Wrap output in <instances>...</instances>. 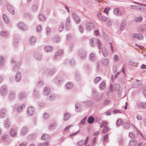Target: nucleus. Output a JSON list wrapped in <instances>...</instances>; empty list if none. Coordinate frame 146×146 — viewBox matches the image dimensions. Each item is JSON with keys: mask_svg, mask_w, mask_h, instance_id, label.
Returning <instances> with one entry per match:
<instances>
[{"mask_svg": "<svg viewBox=\"0 0 146 146\" xmlns=\"http://www.w3.org/2000/svg\"><path fill=\"white\" fill-rule=\"evenodd\" d=\"M130 8L132 9H134L135 10H138L139 9H141V8H139L137 6H131L130 7Z\"/></svg>", "mask_w": 146, "mask_h": 146, "instance_id": "42", "label": "nucleus"}, {"mask_svg": "<svg viewBox=\"0 0 146 146\" xmlns=\"http://www.w3.org/2000/svg\"><path fill=\"white\" fill-rule=\"evenodd\" d=\"M100 20L104 21H106L108 19L106 17L104 16H102L101 17V18H100Z\"/></svg>", "mask_w": 146, "mask_h": 146, "instance_id": "60", "label": "nucleus"}, {"mask_svg": "<svg viewBox=\"0 0 146 146\" xmlns=\"http://www.w3.org/2000/svg\"><path fill=\"white\" fill-rule=\"evenodd\" d=\"M17 26L19 29L23 31L27 30L28 28L27 25L22 22L18 23Z\"/></svg>", "mask_w": 146, "mask_h": 146, "instance_id": "2", "label": "nucleus"}, {"mask_svg": "<svg viewBox=\"0 0 146 146\" xmlns=\"http://www.w3.org/2000/svg\"><path fill=\"white\" fill-rule=\"evenodd\" d=\"M15 66L13 67V69L15 71H17L18 70L19 67V66L20 65V62H16L15 63Z\"/></svg>", "mask_w": 146, "mask_h": 146, "instance_id": "22", "label": "nucleus"}, {"mask_svg": "<svg viewBox=\"0 0 146 146\" xmlns=\"http://www.w3.org/2000/svg\"><path fill=\"white\" fill-rule=\"evenodd\" d=\"M3 18L4 21L6 23H8L9 22V18L7 16V15L5 14H3Z\"/></svg>", "mask_w": 146, "mask_h": 146, "instance_id": "27", "label": "nucleus"}, {"mask_svg": "<svg viewBox=\"0 0 146 146\" xmlns=\"http://www.w3.org/2000/svg\"><path fill=\"white\" fill-rule=\"evenodd\" d=\"M70 117V114L68 113H65L64 115L63 119L64 121L67 120Z\"/></svg>", "mask_w": 146, "mask_h": 146, "instance_id": "26", "label": "nucleus"}, {"mask_svg": "<svg viewBox=\"0 0 146 146\" xmlns=\"http://www.w3.org/2000/svg\"><path fill=\"white\" fill-rule=\"evenodd\" d=\"M36 29L37 32H40L42 30V26L41 25H39L36 27Z\"/></svg>", "mask_w": 146, "mask_h": 146, "instance_id": "41", "label": "nucleus"}, {"mask_svg": "<svg viewBox=\"0 0 146 146\" xmlns=\"http://www.w3.org/2000/svg\"><path fill=\"white\" fill-rule=\"evenodd\" d=\"M27 132V130L26 127H23L21 131V134L22 135L25 134Z\"/></svg>", "mask_w": 146, "mask_h": 146, "instance_id": "29", "label": "nucleus"}, {"mask_svg": "<svg viewBox=\"0 0 146 146\" xmlns=\"http://www.w3.org/2000/svg\"><path fill=\"white\" fill-rule=\"evenodd\" d=\"M137 144L136 141L132 139L130 140L128 145V146H135Z\"/></svg>", "mask_w": 146, "mask_h": 146, "instance_id": "13", "label": "nucleus"}, {"mask_svg": "<svg viewBox=\"0 0 146 146\" xmlns=\"http://www.w3.org/2000/svg\"><path fill=\"white\" fill-rule=\"evenodd\" d=\"M79 31L81 33H82L83 32L84 28L82 25H79Z\"/></svg>", "mask_w": 146, "mask_h": 146, "instance_id": "62", "label": "nucleus"}, {"mask_svg": "<svg viewBox=\"0 0 146 146\" xmlns=\"http://www.w3.org/2000/svg\"><path fill=\"white\" fill-rule=\"evenodd\" d=\"M73 84L71 82H68L66 85V87L68 89H70L73 87Z\"/></svg>", "mask_w": 146, "mask_h": 146, "instance_id": "36", "label": "nucleus"}, {"mask_svg": "<svg viewBox=\"0 0 146 146\" xmlns=\"http://www.w3.org/2000/svg\"><path fill=\"white\" fill-rule=\"evenodd\" d=\"M86 117L84 118L81 121L80 123L82 125H84L85 123Z\"/></svg>", "mask_w": 146, "mask_h": 146, "instance_id": "63", "label": "nucleus"}, {"mask_svg": "<svg viewBox=\"0 0 146 146\" xmlns=\"http://www.w3.org/2000/svg\"><path fill=\"white\" fill-rule=\"evenodd\" d=\"M101 78L100 77H97L94 80V82L95 84L97 83L99 81L101 80Z\"/></svg>", "mask_w": 146, "mask_h": 146, "instance_id": "35", "label": "nucleus"}, {"mask_svg": "<svg viewBox=\"0 0 146 146\" xmlns=\"http://www.w3.org/2000/svg\"><path fill=\"white\" fill-rule=\"evenodd\" d=\"M122 122L121 119L119 118L117 121L116 122L117 125H120L121 124Z\"/></svg>", "mask_w": 146, "mask_h": 146, "instance_id": "51", "label": "nucleus"}, {"mask_svg": "<svg viewBox=\"0 0 146 146\" xmlns=\"http://www.w3.org/2000/svg\"><path fill=\"white\" fill-rule=\"evenodd\" d=\"M6 112V110L5 109H1L0 112V117H3L5 114Z\"/></svg>", "mask_w": 146, "mask_h": 146, "instance_id": "25", "label": "nucleus"}, {"mask_svg": "<svg viewBox=\"0 0 146 146\" xmlns=\"http://www.w3.org/2000/svg\"><path fill=\"white\" fill-rule=\"evenodd\" d=\"M44 82L43 81L40 80L38 82L37 84V86L38 87H40L43 86Z\"/></svg>", "mask_w": 146, "mask_h": 146, "instance_id": "50", "label": "nucleus"}, {"mask_svg": "<svg viewBox=\"0 0 146 146\" xmlns=\"http://www.w3.org/2000/svg\"><path fill=\"white\" fill-rule=\"evenodd\" d=\"M110 9V8L109 7L106 8L104 10V12L107 14H108V12L109 11Z\"/></svg>", "mask_w": 146, "mask_h": 146, "instance_id": "58", "label": "nucleus"}, {"mask_svg": "<svg viewBox=\"0 0 146 146\" xmlns=\"http://www.w3.org/2000/svg\"><path fill=\"white\" fill-rule=\"evenodd\" d=\"M120 89V86L118 84H115L114 86V90L118 91Z\"/></svg>", "mask_w": 146, "mask_h": 146, "instance_id": "39", "label": "nucleus"}, {"mask_svg": "<svg viewBox=\"0 0 146 146\" xmlns=\"http://www.w3.org/2000/svg\"><path fill=\"white\" fill-rule=\"evenodd\" d=\"M113 91V86L112 85H111L110 86V89L107 93V95L108 96L110 94L111 92Z\"/></svg>", "mask_w": 146, "mask_h": 146, "instance_id": "52", "label": "nucleus"}, {"mask_svg": "<svg viewBox=\"0 0 146 146\" xmlns=\"http://www.w3.org/2000/svg\"><path fill=\"white\" fill-rule=\"evenodd\" d=\"M34 108L31 106H29L27 110V114L29 115H32L34 113Z\"/></svg>", "mask_w": 146, "mask_h": 146, "instance_id": "5", "label": "nucleus"}, {"mask_svg": "<svg viewBox=\"0 0 146 146\" xmlns=\"http://www.w3.org/2000/svg\"><path fill=\"white\" fill-rule=\"evenodd\" d=\"M106 87V84L104 82H102L100 84V88L101 90H103Z\"/></svg>", "mask_w": 146, "mask_h": 146, "instance_id": "28", "label": "nucleus"}, {"mask_svg": "<svg viewBox=\"0 0 146 146\" xmlns=\"http://www.w3.org/2000/svg\"><path fill=\"white\" fill-rule=\"evenodd\" d=\"M63 52V51L62 50H59L58 52H56V54L55 55L54 57V60H56V57L57 56H59L62 54Z\"/></svg>", "mask_w": 146, "mask_h": 146, "instance_id": "23", "label": "nucleus"}, {"mask_svg": "<svg viewBox=\"0 0 146 146\" xmlns=\"http://www.w3.org/2000/svg\"><path fill=\"white\" fill-rule=\"evenodd\" d=\"M50 92V89L48 87H45L43 89V93L45 95L47 96L49 94Z\"/></svg>", "mask_w": 146, "mask_h": 146, "instance_id": "11", "label": "nucleus"}, {"mask_svg": "<svg viewBox=\"0 0 146 146\" xmlns=\"http://www.w3.org/2000/svg\"><path fill=\"white\" fill-rule=\"evenodd\" d=\"M89 43L90 45L92 46H94L97 44L98 48L100 49L101 48L102 44L100 41L98 39L92 38L90 40Z\"/></svg>", "mask_w": 146, "mask_h": 146, "instance_id": "1", "label": "nucleus"}, {"mask_svg": "<svg viewBox=\"0 0 146 146\" xmlns=\"http://www.w3.org/2000/svg\"><path fill=\"white\" fill-rule=\"evenodd\" d=\"M124 126L125 128L127 129L130 127V124L129 123H127L124 124Z\"/></svg>", "mask_w": 146, "mask_h": 146, "instance_id": "64", "label": "nucleus"}, {"mask_svg": "<svg viewBox=\"0 0 146 146\" xmlns=\"http://www.w3.org/2000/svg\"><path fill=\"white\" fill-rule=\"evenodd\" d=\"M14 10L13 8L11 6H10V13L12 15L14 14Z\"/></svg>", "mask_w": 146, "mask_h": 146, "instance_id": "53", "label": "nucleus"}, {"mask_svg": "<svg viewBox=\"0 0 146 146\" xmlns=\"http://www.w3.org/2000/svg\"><path fill=\"white\" fill-rule=\"evenodd\" d=\"M21 78V76L20 72L18 71L16 73L15 79L17 82H19L20 81Z\"/></svg>", "mask_w": 146, "mask_h": 146, "instance_id": "7", "label": "nucleus"}, {"mask_svg": "<svg viewBox=\"0 0 146 146\" xmlns=\"http://www.w3.org/2000/svg\"><path fill=\"white\" fill-rule=\"evenodd\" d=\"M48 141H46L45 142L40 143L38 146H48Z\"/></svg>", "mask_w": 146, "mask_h": 146, "instance_id": "44", "label": "nucleus"}, {"mask_svg": "<svg viewBox=\"0 0 146 146\" xmlns=\"http://www.w3.org/2000/svg\"><path fill=\"white\" fill-rule=\"evenodd\" d=\"M56 124L54 123L50 125L49 126V128L50 129H53L56 127Z\"/></svg>", "mask_w": 146, "mask_h": 146, "instance_id": "55", "label": "nucleus"}, {"mask_svg": "<svg viewBox=\"0 0 146 146\" xmlns=\"http://www.w3.org/2000/svg\"><path fill=\"white\" fill-rule=\"evenodd\" d=\"M108 62V60L106 58H104L102 60V63L105 66H107Z\"/></svg>", "mask_w": 146, "mask_h": 146, "instance_id": "30", "label": "nucleus"}, {"mask_svg": "<svg viewBox=\"0 0 146 146\" xmlns=\"http://www.w3.org/2000/svg\"><path fill=\"white\" fill-rule=\"evenodd\" d=\"M75 110L78 112H80L82 110V106L80 103H77L75 105Z\"/></svg>", "mask_w": 146, "mask_h": 146, "instance_id": "10", "label": "nucleus"}, {"mask_svg": "<svg viewBox=\"0 0 146 146\" xmlns=\"http://www.w3.org/2000/svg\"><path fill=\"white\" fill-rule=\"evenodd\" d=\"M109 130V127L108 126H106L104 127L103 131V133H105L107 132Z\"/></svg>", "mask_w": 146, "mask_h": 146, "instance_id": "56", "label": "nucleus"}, {"mask_svg": "<svg viewBox=\"0 0 146 146\" xmlns=\"http://www.w3.org/2000/svg\"><path fill=\"white\" fill-rule=\"evenodd\" d=\"M15 94L14 92H11L10 94V99H13L15 97Z\"/></svg>", "mask_w": 146, "mask_h": 146, "instance_id": "45", "label": "nucleus"}, {"mask_svg": "<svg viewBox=\"0 0 146 146\" xmlns=\"http://www.w3.org/2000/svg\"><path fill=\"white\" fill-rule=\"evenodd\" d=\"M4 127L6 129H8L9 127V120L8 119L5 120L4 123Z\"/></svg>", "mask_w": 146, "mask_h": 146, "instance_id": "20", "label": "nucleus"}, {"mask_svg": "<svg viewBox=\"0 0 146 146\" xmlns=\"http://www.w3.org/2000/svg\"><path fill=\"white\" fill-rule=\"evenodd\" d=\"M108 123L107 121H103L100 126L101 127H102L106 125H108Z\"/></svg>", "mask_w": 146, "mask_h": 146, "instance_id": "47", "label": "nucleus"}, {"mask_svg": "<svg viewBox=\"0 0 146 146\" xmlns=\"http://www.w3.org/2000/svg\"><path fill=\"white\" fill-rule=\"evenodd\" d=\"M94 27L93 24L92 23H89L86 25V29L88 31H90Z\"/></svg>", "mask_w": 146, "mask_h": 146, "instance_id": "14", "label": "nucleus"}, {"mask_svg": "<svg viewBox=\"0 0 146 146\" xmlns=\"http://www.w3.org/2000/svg\"><path fill=\"white\" fill-rule=\"evenodd\" d=\"M39 20L42 21H44L46 20V18L45 16L42 14H40L38 16Z\"/></svg>", "mask_w": 146, "mask_h": 146, "instance_id": "17", "label": "nucleus"}, {"mask_svg": "<svg viewBox=\"0 0 146 146\" xmlns=\"http://www.w3.org/2000/svg\"><path fill=\"white\" fill-rule=\"evenodd\" d=\"M36 41L35 38L34 36H31L29 39V43L31 44H34Z\"/></svg>", "mask_w": 146, "mask_h": 146, "instance_id": "32", "label": "nucleus"}, {"mask_svg": "<svg viewBox=\"0 0 146 146\" xmlns=\"http://www.w3.org/2000/svg\"><path fill=\"white\" fill-rule=\"evenodd\" d=\"M9 138V136L8 133L4 134L2 136L1 140L3 141L6 142L8 141Z\"/></svg>", "mask_w": 146, "mask_h": 146, "instance_id": "6", "label": "nucleus"}, {"mask_svg": "<svg viewBox=\"0 0 146 146\" xmlns=\"http://www.w3.org/2000/svg\"><path fill=\"white\" fill-rule=\"evenodd\" d=\"M49 115L48 114L46 113H44L43 115V118L45 119H47L49 117Z\"/></svg>", "mask_w": 146, "mask_h": 146, "instance_id": "54", "label": "nucleus"}, {"mask_svg": "<svg viewBox=\"0 0 146 146\" xmlns=\"http://www.w3.org/2000/svg\"><path fill=\"white\" fill-rule=\"evenodd\" d=\"M138 106L140 107L145 108L146 107V102H141L138 104Z\"/></svg>", "mask_w": 146, "mask_h": 146, "instance_id": "34", "label": "nucleus"}, {"mask_svg": "<svg viewBox=\"0 0 146 146\" xmlns=\"http://www.w3.org/2000/svg\"><path fill=\"white\" fill-rule=\"evenodd\" d=\"M38 9V6L36 5H33L32 7V10L33 11H36Z\"/></svg>", "mask_w": 146, "mask_h": 146, "instance_id": "46", "label": "nucleus"}, {"mask_svg": "<svg viewBox=\"0 0 146 146\" xmlns=\"http://www.w3.org/2000/svg\"><path fill=\"white\" fill-rule=\"evenodd\" d=\"M126 21L125 20L123 21L120 27V30H124L126 27Z\"/></svg>", "mask_w": 146, "mask_h": 146, "instance_id": "19", "label": "nucleus"}, {"mask_svg": "<svg viewBox=\"0 0 146 146\" xmlns=\"http://www.w3.org/2000/svg\"><path fill=\"white\" fill-rule=\"evenodd\" d=\"M8 92L7 87L6 86H3L1 88V93L2 95L4 96L6 95Z\"/></svg>", "mask_w": 146, "mask_h": 146, "instance_id": "4", "label": "nucleus"}, {"mask_svg": "<svg viewBox=\"0 0 146 146\" xmlns=\"http://www.w3.org/2000/svg\"><path fill=\"white\" fill-rule=\"evenodd\" d=\"M85 143V141H84L80 140V141L78 143V144L79 146H82L84 145Z\"/></svg>", "mask_w": 146, "mask_h": 146, "instance_id": "57", "label": "nucleus"}, {"mask_svg": "<svg viewBox=\"0 0 146 146\" xmlns=\"http://www.w3.org/2000/svg\"><path fill=\"white\" fill-rule=\"evenodd\" d=\"M110 102V100L109 99L105 100L103 103L104 105H107Z\"/></svg>", "mask_w": 146, "mask_h": 146, "instance_id": "59", "label": "nucleus"}, {"mask_svg": "<svg viewBox=\"0 0 146 146\" xmlns=\"http://www.w3.org/2000/svg\"><path fill=\"white\" fill-rule=\"evenodd\" d=\"M72 15L74 19L76 21L77 23H79L80 21V18L76 16V14L74 13Z\"/></svg>", "mask_w": 146, "mask_h": 146, "instance_id": "24", "label": "nucleus"}, {"mask_svg": "<svg viewBox=\"0 0 146 146\" xmlns=\"http://www.w3.org/2000/svg\"><path fill=\"white\" fill-rule=\"evenodd\" d=\"M10 134L12 137H15L17 135V132L15 130L11 129L10 131Z\"/></svg>", "mask_w": 146, "mask_h": 146, "instance_id": "18", "label": "nucleus"}, {"mask_svg": "<svg viewBox=\"0 0 146 146\" xmlns=\"http://www.w3.org/2000/svg\"><path fill=\"white\" fill-rule=\"evenodd\" d=\"M133 37L138 40H141L143 38V36L141 34H135L133 35Z\"/></svg>", "mask_w": 146, "mask_h": 146, "instance_id": "12", "label": "nucleus"}, {"mask_svg": "<svg viewBox=\"0 0 146 146\" xmlns=\"http://www.w3.org/2000/svg\"><path fill=\"white\" fill-rule=\"evenodd\" d=\"M25 104H23L21 106L17 104H16L14 106L13 110L14 111H17L18 112L21 111L22 109L25 108Z\"/></svg>", "mask_w": 146, "mask_h": 146, "instance_id": "3", "label": "nucleus"}, {"mask_svg": "<svg viewBox=\"0 0 146 146\" xmlns=\"http://www.w3.org/2000/svg\"><path fill=\"white\" fill-rule=\"evenodd\" d=\"M80 55L82 58L83 59L85 58L86 56L85 52H82L80 53Z\"/></svg>", "mask_w": 146, "mask_h": 146, "instance_id": "49", "label": "nucleus"}, {"mask_svg": "<svg viewBox=\"0 0 146 146\" xmlns=\"http://www.w3.org/2000/svg\"><path fill=\"white\" fill-rule=\"evenodd\" d=\"M94 119L93 116H90L88 117V122L89 123H92L94 122Z\"/></svg>", "mask_w": 146, "mask_h": 146, "instance_id": "33", "label": "nucleus"}, {"mask_svg": "<svg viewBox=\"0 0 146 146\" xmlns=\"http://www.w3.org/2000/svg\"><path fill=\"white\" fill-rule=\"evenodd\" d=\"M26 94L23 92L21 93L19 95V97L20 99H21L26 97Z\"/></svg>", "mask_w": 146, "mask_h": 146, "instance_id": "40", "label": "nucleus"}, {"mask_svg": "<svg viewBox=\"0 0 146 146\" xmlns=\"http://www.w3.org/2000/svg\"><path fill=\"white\" fill-rule=\"evenodd\" d=\"M0 35L4 37H6L7 35V33L5 31H1L0 33Z\"/></svg>", "mask_w": 146, "mask_h": 146, "instance_id": "43", "label": "nucleus"}, {"mask_svg": "<svg viewBox=\"0 0 146 146\" xmlns=\"http://www.w3.org/2000/svg\"><path fill=\"white\" fill-rule=\"evenodd\" d=\"M102 52L104 56H107L108 55V53L106 49L103 47L102 49Z\"/></svg>", "mask_w": 146, "mask_h": 146, "instance_id": "21", "label": "nucleus"}, {"mask_svg": "<svg viewBox=\"0 0 146 146\" xmlns=\"http://www.w3.org/2000/svg\"><path fill=\"white\" fill-rule=\"evenodd\" d=\"M95 56L93 53H92L90 55V58L91 60H93L95 59Z\"/></svg>", "mask_w": 146, "mask_h": 146, "instance_id": "48", "label": "nucleus"}, {"mask_svg": "<svg viewBox=\"0 0 146 146\" xmlns=\"http://www.w3.org/2000/svg\"><path fill=\"white\" fill-rule=\"evenodd\" d=\"M53 49V47L52 46H46L44 48V50L46 52H49L52 51Z\"/></svg>", "mask_w": 146, "mask_h": 146, "instance_id": "15", "label": "nucleus"}, {"mask_svg": "<svg viewBox=\"0 0 146 146\" xmlns=\"http://www.w3.org/2000/svg\"><path fill=\"white\" fill-rule=\"evenodd\" d=\"M49 137V136L47 134H43L41 137L42 139L43 140H45L46 139H48Z\"/></svg>", "mask_w": 146, "mask_h": 146, "instance_id": "37", "label": "nucleus"}, {"mask_svg": "<svg viewBox=\"0 0 146 146\" xmlns=\"http://www.w3.org/2000/svg\"><path fill=\"white\" fill-rule=\"evenodd\" d=\"M113 13L115 15L118 16H121L122 14L121 12L117 8H115L114 9Z\"/></svg>", "mask_w": 146, "mask_h": 146, "instance_id": "8", "label": "nucleus"}, {"mask_svg": "<svg viewBox=\"0 0 146 146\" xmlns=\"http://www.w3.org/2000/svg\"><path fill=\"white\" fill-rule=\"evenodd\" d=\"M34 56L36 59L38 60H41L42 58L41 55L40 54L37 52L35 53Z\"/></svg>", "mask_w": 146, "mask_h": 146, "instance_id": "16", "label": "nucleus"}, {"mask_svg": "<svg viewBox=\"0 0 146 146\" xmlns=\"http://www.w3.org/2000/svg\"><path fill=\"white\" fill-rule=\"evenodd\" d=\"M4 59L2 56H0V68H1L4 65Z\"/></svg>", "mask_w": 146, "mask_h": 146, "instance_id": "31", "label": "nucleus"}, {"mask_svg": "<svg viewBox=\"0 0 146 146\" xmlns=\"http://www.w3.org/2000/svg\"><path fill=\"white\" fill-rule=\"evenodd\" d=\"M143 18L141 16L136 17L135 19V21L136 22H141Z\"/></svg>", "mask_w": 146, "mask_h": 146, "instance_id": "38", "label": "nucleus"}, {"mask_svg": "<svg viewBox=\"0 0 146 146\" xmlns=\"http://www.w3.org/2000/svg\"><path fill=\"white\" fill-rule=\"evenodd\" d=\"M51 30L48 27H47L46 29V34L47 35H48L50 34Z\"/></svg>", "mask_w": 146, "mask_h": 146, "instance_id": "61", "label": "nucleus"}, {"mask_svg": "<svg viewBox=\"0 0 146 146\" xmlns=\"http://www.w3.org/2000/svg\"><path fill=\"white\" fill-rule=\"evenodd\" d=\"M92 94L93 96L94 97H98L97 100H100L102 97V96H100L99 97H98L99 94L96 90L94 89L92 91Z\"/></svg>", "mask_w": 146, "mask_h": 146, "instance_id": "9", "label": "nucleus"}]
</instances>
